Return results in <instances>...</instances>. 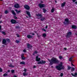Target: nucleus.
Returning a JSON list of instances; mask_svg holds the SVG:
<instances>
[{
    "label": "nucleus",
    "instance_id": "64",
    "mask_svg": "<svg viewBox=\"0 0 77 77\" xmlns=\"http://www.w3.org/2000/svg\"><path fill=\"white\" fill-rule=\"evenodd\" d=\"M35 53L34 52V54H33V55H35Z\"/></svg>",
    "mask_w": 77,
    "mask_h": 77
},
{
    "label": "nucleus",
    "instance_id": "62",
    "mask_svg": "<svg viewBox=\"0 0 77 77\" xmlns=\"http://www.w3.org/2000/svg\"><path fill=\"white\" fill-rule=\"evenodd\" d=\"M75 3L76 4H77V2L76 1V2H75Z\"/></svg>",
    "mask_w": 77,
    "mask_h": 77
},
{
    "label": "nucleus",
    "instance_id": "57",
    "mask_svg": "<svg viewBox=\"0 0 77 77\" xmlns=\"http://www.w3.org/2000/svg\"><path fill=\"white\" fill-rule=\"evenodd\" d=\"M2 29V26L0 25V30H1V29Z\"/></svg>",
    "mask_w": 77,
    "mask_h": 77
},
{
    "label": "nucleus",
    "instance_id": "12",
    "mask_svg": "<svg viewBox=\"0 0 77 77\" xmlns=\"http://www.w3.org/2000/svg\"><path fill=\"white\" fill-rule=\"evenodd\" d=\"M16 20L14 19H12L11 20V22L12 24H15L16 23Z\"/></svg>",
    "mask_w": 77,
    "mask_h": 77
},
{
    "label": "nucleus",
    "instance_id": "35",
    "mask_svg": "<svg viewBox=\"0 0 77 77\" xmlns=\"http://www.w3.org/2000/svg\"><path fill=\"white\" fill-rule=\"evenodd\" d=\"M6 41H7L8 42H10V39L8 38H7L6 39Z\"/></svg>",
    "mask_w": 77,
    "mask_h": 77
},
{
    "label": "nucleus",
    "instance_id": "10",
    "mask_svg": "<svg viewBox=\"0 0 77 77\" xmlns=\"http://www.w3.org/2000/svg\"><path fill=\"white\" fill-rule=\"evenodd\" d=\"M2 43L3 44L6 45V40L5 39H3L2 40Z\"/></svg>",
    "mask_w": 77,
    "mask_h": 77
},
{
    "label": "nucleus",
    "instance_id": "31",
    "mask_svg": "<svg viewBox=\"0 0 77 77\" xmlns=\"http://www.w3.org/2000/svg\"><path fill=\"white\" fill-rule=\"evenodd\" d=\"M72 69H71V71H72H72H74V70H75V69H74V67H72Z\"/></svg>",
    "mask_w": 77,
    "mask_h": 77
},
{
    "label": "nucleus",
    "instance_id": "43",
    "mask_svg": "<svg viewBox=\"0 0 77 77\" xmlns=\"http://www.w3.org/2000/svg\"><path fill=\"white\" fill-rule=\"evenodd\" d=\"M16 36H17V37H18V38L20 37V35L18 34H16Z\"/></svg>",
    "mask_w": 77,
    "mask_h": 77
},
{
    "label": "nucleus",
    "instance_id": "37",
    "mask_svg": "<svg viewBox=\"0 0 77 77\" xmlns=\"http://www.w3.org/2000/svg\"><path fill=\"white\" fill-rule=\"evenodd\" d=\"M60 75L61 77H63V73H61V74Z\"/></svg>",
    "mask_w": 77,
    "mask_h": 77
},
{
    "label": "nucleus",
    "instance_id": "6",
    "mask_svg": "<svg viewBox=\"0 0 77 77\" xmlns=\"http://www.w3.org/2000/svg\"><path fill=\"white\" fill-rule=\"evenodd\" d=\"M69 23V19L68 18H66L65 19V22H64L63 23L64 24H67Z\"/></svg>",
    "mask_w": 77,
    "mask_h": 77
},
{
    "label": "nucleus",
    "instance_id": "49",
    "mask_svg": "<svg viewBox=\"0 0 77 77\" xmlns=\"http://www.w3.org/2000/svg\"><path fill=\"white\" fill-rule=\"evenodd\" d=\"M71 64L72 65V66H75L74 65H73V64H72V62H71Z\"/></svg>",
    "mask_w": 77,
    "mask_h": 77
},
{
    "label": "nucleus",
    "instance_id": "28",
    "mask_svg": "<svg viewBox=\"0 0 77 77\" xmlns=\"http://www.w3.org/2000/svg\"><path fill=\"white\" fill-rule=\"evenodd\" d=\"M15 11H16L17 13H20V12L21 11H18L17 9L15 10Z\"/></svg>",
    "mask_w": 77,
    "mask_h": 77
},
{
    "label": "nucleus",
    "instance_id": "60",
    "mask_svg": "<svg viewBox=\"0 0 77 77\" xmlns=\"http://www.w3.org/2000/svg\"><path fill=\"white\" fill-rule=\"evenodd\" d=\"M14 77H17V76L15 75H14Z\"/></svg>",
    "mask_w": 77,
    "mask_h": 77
},
{
    "label": "nucleus",
    "instance_id": "45",
    "mask_svg": "<svg viewBox=\"0 0 77 77\" xmlns=\"http://www.w3.org/2000/svg\"><path fill=\"white\" fill-rule=\"evenodd\" d=\"M72 75V76H73V77H75V75H74V74H73V73H72L71 74Z\"/></svg>",
    "mask_w": 77,
    "mask_h": 77
},
{
    "label": "nucleus",
    "instance_id": "34",
    "mask_svg": "<svg viewBox=\"0 0 77 77\" xmlns=\"http://www.w3.org/2000/svg\"><path fill=\"white\" fill-rule=\"evenodd\" d=\"M14 71H15V70H11V73H13V74L14 73Z\"/></svg>",
    "mask_w": 77,
    "mask_h": 77
},
{
    "label": "nucleus",
    "instance_id": "9",
    "mask_svg": "<svg viewBox=\"0 0 77 77\" xmlns=\"http://www.w3.org/2000/svg\"><path fill=\"white\" fill-rule=\"evenodd\" d=\"M26 45L27 46V48H28L30 49V48H32V45H30L29 44V43H28Z\"/></svg>",
    "mask_w": 77,
    "mask_h": 77
},
{
    "label": "nucleus",
    "instance_id": "53",
    "mask_svg": "<svg viewBox=\"0 0 77 77\" xmlns=\"http://www.w3.org/2000/svg\"><path fill=\"white\" fill-rule=\"evenodd\" d=\"M36 66H34L33 68H36Z\"/></svg>",
    "mask_w": 77,
    "mask_h": 77
},
{
    "label": "nucleus",
    "instance_id": "25",
    "mask_svg": "<svg viewBox=\"0 0 77 77\" xmlns=\"http://www.w3.org/2000/svg\"><path fill=\"white\" fill-rule=\"evenodd\" d=\"M2 34H3V35H6V32L4 31H2Z\"/></svg>",
    "mask_w": 77,
    "mask_h": 77
},
{
    "label": "nucleus",
    "instance_id": "39",
    "mask_svg": "<svg viewBox=\"0 0 77 77\" xmlns=\"http://www.w3.org/2000/svg\"><path fill=\"white\" fill-rule=\"evenodd\" d=\"M16 43H19V42H20V41H18V40H16L15 42Z\"/></svg>",
    "mask_w": 77,
    "mask_h": 77
},
{
    "label": "nucleus",
    "instance_id": "51",
    "mask_svg": "<svg viewBox=\"0 0 77 77\" xmlns=\"http://www.w3.org/2000/svg\"><path fill=\"white\" fill-rule=\"evenodd\" d=\"M72 1L73 2H75V1H76V0H72Z\"/></svg>",
    "mask_w": 77,
    "mask_h": 77
},
{
    "label": "nucleus",
    "instance_id": "18",
    "mask_svg": "<svg viewBox=\"0 0 77 77\" xmlns=\"http://www.w3.org/2000/svg\"><path fill=\"white\" fill-rule=\"evenodd\" d=\"M66 4V2H64L62 4L61 6L62 7H64L65 6V4Z\"/></svg>",
    "mask_w": 77,
    "mask_h": 77
},
{
    "label": "nucleus",
    "instance_id": "61",
    "mask_svg": "<svg viewBox=\"0 0 77 77\" xmlns=\"http://www.w3.org/2000/svg\"><path fill=\"white\" fill-rule=\"evenodd\" d=\"M2 41V39L1 38H0V42H1Z\"/></svg>",
    "mask_w": 77,
    "mask_h": 77
},
{
    "label": "nucleus",
    "instance_id": "56",
    "mask_svg": "<svg viewBox=\"0 0 77 77\" xmlns=\"http://www.w3.org/2000/svg\"><path fill=\"white\" fill-rule=\"evenodd\" d=\"M32 35H35V33H32Z\"/></svg>",
    "mask_w": 77,
    "mask_h": 77
},
{
    "label": "nucleus",
    "instance_id": "5",
    "mask_svg": "<svg viewBox=\"0 0 77 77\" xmlns=\"http://www.w3.org/2000/svg\"><path fill=\"white\" fill-rule=\"evenodd\" d=\"M24 8L25 9H26V10H28V11H29V10H30V7L27 5H25L24 6Z\"/></svg>",
    "mask_w": 77,
    "mask_h": 77
},
{
    "label": "nucleus",
    "instance_id": "7",
    "mask_svg": "<svg viewBox=\"0 0 77 77\" xmlns=\"http://www.w3.org/2000/svg\"><path fill=\"white\" fill-rule=\"evenodd\" d=\"M45 61L42 60L39 62H38L37 64H45Z\"/></svg>",
    "mask_w": 77,
    "mask_h": 77
},
{
    "label": "nucleus",
    "instance_id": "14",
    "mask_svg": "<svg viewBox=\"0 0 77 77\" xmlns=\"http://www.w3.org/2000/svg\"><path fill=\"white\" fill-rule=\"evenodd\" d=\"M26 14L29 16V17H31V15H30V12L29 11H26Z\"/></svg>",
    "mask_w": 77,
    "mask_h": 77
},
{
    "label": "nucleus",
    "instance_id": "24",
    "mask_svg": "<svg viewBox=\"0 0 77 77\" xmlns=\"http://www.w3.org/2000/svg\"><path fill=\"white\" fill-rule=\"evenodd\" d=\"M28 75V74L26 72H24L23 73V75H24V76H26V75Z\"/></svg>",
    "mask_w": 77,
    "mask_h": 77
},
{
    "label": "nucleus",
    "instance_id": "20",
    "mask_svg": "<svg viewBox=\"0 0 77 77\" xmlns=\"http://www.w3.org/2000/svg\"><path fill=\"white\" fill-rule=\"evenodd\" d=\"M40 20L42 21H44V20H45V17H43L42 18L40 19Z\"/></svg>",
    "mask_w": 77,
    "mask_h": 77
},
{
    "label": "nucleus",
    "instance_id": "32",
    "mask_svg": "<svg viewBox=\"0 0 77 77\" xmlns=\"http://www.w3.org/2000/svg\"><path fill=\"white\" fill-rule=\"evenodd\" d=\"M42 35L43 37H45V36H47V35H46V34L44 33Z\"/></svg>",
    "mask_w": 77,
    "mask_h": 77
},
{
    "label": "nucleus",
    "instance_id": "13",
    "mask_svg": "<svg viewBox=\"0 0 77 77\" xmlns=\"http://www.w3.org/2000/svg\"><path fill=\"white\" fill-rule=\"evenodd\" d=\"M20 6L19 5V4H16L14 6V8H18Z\"/></svg>",
    "mask_w": 77,
    "mask_h": 77
},
{
    "label": "nucleus",
    "instance_id": "4",
    "mask_svg": "<svg viewBox=\"0 0 77 77\" xmlns=\"http://www.w3.org/2000/svg\"><path fill=\"white\" fill-rule=\"evenodd\" d=\"M39 7L40 8H42L45 7V4H42L41 3H40L38 5Z\"/></svg>",
    "mask_w": 77,
    "mask_h": 77
},
{
    "label": "nucleus",
    "instance_id": "33",
    "mask_svg": "<svg viewBox=\"0 0 77 77\" xmlns=\"http://www.w3.org/2000/svg\"><path fill=\"white\" fill-rule=\"evenodd\" d=\"M22 59H23V60H24V59H26V57H21Z\"/></svg>",
    "mask_w": 77,
    "mask_h": 77
},
{
    "label": "nucleus",
    "instance_id": "21",
    "mask_svg": "<svg viewBox=\"0 0 77 77\" xmlns=\"http://www.w3.org/2000/svg\"><path fill=\"white\" fill-rule=\"evenodd\" d=\"M43 12H44V13H45L46 12L47 10H46V9H45V8H44L43 9Z\"/></svg>",
    "mask_w": 77,
    "mask_h": 77
},
{
    "label": "nucleus",
    "instance_id": "38",
    "mask_svg": "<svg viewBox=\"0 0 77 77\" xmlns=\"http://www.w3.org/2000/svg\"><path fill=\"white\" fill-rule=\"evenodd\" d=\"M16 29H19L20 28V26H16L15 27Z\"/></svg>",
    "mask_w": 77,
    "mask_h": 77
},
{
    "label": "nucleus",
    "instance_id": "16",
    "mask_svg": "<svg viewBox=\"0 0 77 77\" xmlns=\"http://www.w3.org/2000/svg\"><path fill=\"white\" fill-rule=\"evenodd\" d=\"M72 29H76L77 28V26L75 25H72Z\"/></svg>",
    "mask_w": 77,
    "mask_h": 77
},
{
    "label": "nucleus",
    "instance_id": "1",
    "mask_svg": "<svg viewBox=\"0 0 77 77\" xmlns=\"http://www.w3.org/2000/svg\"><path fill=\"white\" fill-rule=\"evenodd\" d=\"M48 61L50 62V65H53V63H57L59 62L58 60L54 57H53L51 60L48 59Z\"/></svg>",
    "mask_w": 77,
    "mask_h": 77
},
{
    "label": "nucleus",
    "instance_id": "55",
    "mask_svg": "<svg viewBox=\"0 0 77 77\" xmlns=\"http://www.w3.org/2000/svg\"><path fill=\"white\" fill-rule=\"evenodd\" d=\"M64 49L66 51V48H64Z\"/></svg>",
    "mask_w": 77,
    "mask_h": 77
},
{
    "label": "nucleus",
    "instance_id": "54",
    "mask_svg": "<svg viewBox=\"0 0 77 77\" xmlns=\"http://www.w3.org/2000/svg\"><path fill=\"white\" fill-rule=\"evenodd\" d=\"M14 18L15 19H17V17H16V16H14Z\"/></svg>",
    "mask_w": 77,
    "mask_h": 77
},
{
    "label": "nucleus",
    "instance_id": "27",
    "mask_svg": "<svg viewBox=\"0 0 77 77\" xmlns=\"http://www.w3.org/2000/svg\"><path fill=\"white\" fill-rule=\"evenodd\" d=\"M72 57H71L69 58V60L70 62H72Z\"/></svg>",
    "mask_w": 77,
    "mask_h": 77
},
{
    "label": "nucleus",
    "instance_id": "8",
    "mask_svg": "<svg viewBox=\"0 0 77 77\" xmlns=\"http://www.w3.org/2000/svg\"><path fill=\"white\" fill-rule=\"evenodd\" d=\"M72 34V33L70 32H68L67 34V35H66V37H67L68 38H69V37H70V36Z\"/></svg>",
    "mask_w": 77,
    "mask_h": 77
},
{
    "label": "nucleus",
    "instance_id": "23",
    "mask_svg": "<svg viewBox=\"0 0 77 77\" xmlns=\"http://www.w3.org/2000/svg\"><path fill=\"white\" fill-rule=\"evenodd\" d=\"M67 67L68 68V70H69L71 68H72V67H71V66H67Z\"/></svg>",
    "mask_w": 77,
    "mask_h": 77
},
{
    "label": "nucleus",
    "instance_id": "2",
    "mask_svg": "<svg viewBox=\"0 0 77 77\" xmlns=\"http://www.w3.org/2000/svg\"><path fill=\"white\" fill-rule=\"evenodd\" d=\"M60 63L61 64H59L58 66H56V69L57 70H58V71H61V69H63L65 68V66H62V63L61 62Z\"/></svg>",
    "mask_w": 77,
    "mask_h": 77
},
{
    "label": "nucleus",
    "instance_id": "15",
    "mask_svg": "<svg viewBox=\"0 0 77 77\" xmlns=\"http://www.w3.org/2000/svg\"><path fill=\"white\" fill-rule=\"evenodd\" d=\"M27 37L28 38H29V39H30V38H33L32 36L30 35H27Z\"/></svg>",
    "mask_w": 77,
    "mask_h": 77
},
{
    "label": "nucleus",
    "instance_id": "47",
    "mask_svg": "<svg viewBox=\"0 0 77 77\" xmlns=\"http://www.w3.org/2000/svg\"><path fill=\"white\" fill-rule=\"evenodd\" d=\"M0 72H2V69L0 68Z\"/></svg>",
    "mask_w": 77,
    "mask_h": 77
},
{
    "label": "nucleus",
    "instance_id": "40",
    "mask_svg": "<svg viewBox=\"0 0 77 77\" xmlns=\"http://www.w3.org/2000/svg\"><path fill=\"white\" fill-rule=\"evenodd\" d=\"M74 75H75V76H77V72H75L74 74Z\"/></svg>",
    "mask_w": 77,
    "mask_h": 77
},
{
    "label": "nucleus",
    "instance_id": "26",
    "mask_svg": "<svg viewBox=\"0 0 77 77\" xmlns=\"http://www.w3.org/2000/svg\"><path fill=\"white\" fill-rule=\"evenodd\" d=\"M9 13V11L7 10H6L5 12V14H8Z\"/></svg>",
    "mask_w": 77,
    "mask_h": 77
},
{
    "label": "nucleus",
    "instance_id": "52",
    "mask_svg": "<svg viewBox=\"0 0 77 77\" xmlns=\"http://www.w3.org/2000/svg\"><path fill=\"white\" fill-rule=\"evenodd\" d=\"M47 28H48V26L47 25H46L45 29H47Z\"/></svg>",
    "mask_w": 77,
    "mask_h": 77
},
{
    "label": "nucleus",
    "instance_id": "17",
    "mask_svg": "<svg viewBox=\"0 0 77 77\" xmlns=\"http://www.w3.org/2000/svg\"><path fill=\"white\" fill-rule=\"evenodd\" d=\"M11 12L13 15H16V13H15V11H14V10L11 11Z\"/></svg>",
    "mask_w": 77,
    "mask_h": 77
},
{
    "label": "nucleus",
    "instance_id": "11",
    "mask_svg": "<svg viewBox=\"0 0 77 77\" xmlns=\"http://www.w3.org/2000/svg\"><path fill=\"white\" fill-rule=\"evenodd\" d=\"M36 60L37 62H39L41 60V58H38V56H37L36 57Z\"/></svg>",
    "mask_w": 77,
    "mask_h": 77
},
{
    "label": "nucleus",
    "instance_id": "59",
    "mask_svg": "<svg viewBox=\"0 0 77 77\" xmlns=\"http://www.w3.org/2000/svg\"><path fill=\"white\" fill-rule=\"evenodd\" d=\"M41 3H43V2L42 1H41Z\"/></svg>",
    "mask_w": 77,
    "mask_h": 77
},
{
    "label": "nucleus",
    "instance_id": "30",
    "mask_svg": "<svg viewBox=\"0 0 77 77\" xmlns=\"http://www.w3.org/2000/svg\"><path fill=\"white\" fill-rule=\"evenodd\" d=\"M59 59H60L61 60L62 59H63V57L62 56H59Z\"/></svg>",
    "mask_w": 77,
    "mask_h": 77
},
{
    "label": "nucleus",
    "instance_id": "50",
    "mask_svg": "<svg viewBox=\"0 0 77 77\" xmlns=\"http://www.w3.org/2000/svg\"><path fill=\"white\" fill-rule=\"evenodd\" d=\"M37 36H38V38H40V37H41V35H38Z\"/></svg>",
    "mask_w": 77,
    "mask_h": 77
},
{
    "label": "nucleus",
    "instance_id": "48",
    "mask_svg": "<svg viewBox=\"0 0 77 77\" xmlns=\"http://www.w3.org/2000/svg\"><path fill=\"white\" fill-rule=\"evenodd\" d=\"M24 71H25V72H26L27 71L26 69H24Z\"/></svg>",
    "mask_w": 77,
    "mask_h": 77
},
{
    "label": "nucleus",
    "instance_id": "63",
    "mask_svg": "<svg viewBox=\"0 0 77 77\" xmlns=\"http://www.w3.org/2000/svg\"><path fill=\"white\" fill-rule=\"evenodd\" d=\"M2 21H0V23H2Z\"/></svg>",
    "mask_w": 77,
    "mask_h": 77
},
{
    "label": "nucleus",
    "instance_id": "22",
    "mask_svg": "<svg viewBox=\"0 0 77 77\" xmlns=\"http://www.w3.org/2000/svg\"><path fill=\"white\" fill-rule=\"evenodd\" d=\"M9 66L10 67H11V68H14V66L12 65V64H11L10 65H9Z\"/></svg>",
    "mask_w": 77,
    "mask_h": 77
},
{
    "label": "nucleus",
    "instance_id": "41",
    "mask_svg": "<svg viewBox=\"0 0 77 77\" xmlns=\"http://www.w3.org/2000/svg\"><path fill=\"white\" fill-rule=\"evenodd\" d=\"M24 54H22L21 55V57H24Z\"/></svg>",
    "mask_w": 77,
    "mask_h": 77
},
{
    "label": "nucleus",
    "instance_id": "3",
    "mask_svg": "<svg viewBox=\"0 0 77 77\" xmlns=\"http://www.w3.org/2000/svg\"><path fill=\"white\" fill-rule=\"evenodd\" d=\"M36 16L37 18H38V19H40V18H42V15L41 14L38 13L36 14Z\"/></svg>",
    "mask_w": 77,
    "mask_h": 77
},
{
    "label": "nucleus",
    "instance_id": "36",
    "mask_svg": "<svg viewBox=\"0 0 77 77\" xmlns=\"http://www.w3.org/2000/svg\"><path fill=\"white\" fill-rule=\"evenodd\" d=\"M8 75V74L6 73H5L3 75V76H4V77H5V76H7Z\"/></svg>",
    "mask_w": 77,
    "mask_h": 77
},
{
    "label": "nucleus",
    "instance_id": "46",
    "mask_svg": "<svg viewBox=\"0 0 77 77\" xmlns=\"http://www.w3.org/2000/svg\"><path fill=\"white\" fill-rule=\"evenodd\" d=\"M23 52L26 53V50L25 49H24L23 51Z\"/></svg>",
    "mask_w": 77,
    "mask_h": 77
},
{
    "label": "nucleus",
    "instance_id": "44",
    "mask_svg": "<svg viewBox=\"0 0 77 77\" xmlns=\"http://www.w3.org/2000/svg\"><path fill=\"white\" fill-rule=\"evenodd\" d=\"M42 30L44 31V32H46V30L44 29H42Z\"/></svg>",
    "mask_w": 77,
    "mask_h": 77
},
{
    "label": "nucleus",
    "instance_id": "19",
    "mask_svg": "<svg viewBox=\"0 0 77 77\" xmlns=\"http://www.w3.org/2000/svg\"><path fill=\"white\" fill-rule=\"evenodd\" d=\"M20 65H25V62L24 61L21 62L20 63Z\"/></svg>",
    "mask_w": 77,
    "mask_h": 77
},
{
    "label": "nucleus",
    "instance_id": "29",
    "mask_svg": "<svg viewBox=\"0 0 77 77\" xmlns=\"http://www.w3.org/2000/svg\"><path fill=\"white\" fill-rule=\"evenodd\" d=\"M54 9L53 8L51 10V12L53 13V12H54Z\"/></svg>",
    "mask_w": 77,
    "mask_h": 77
},
{
    "label": "nucleus",
    "instance_id": "42",
    "mask_svg": "<svg viewBox=\"0 0 77 77\" xmlns=\"http://www.w3.org/2000/svg\"><path fill=\"white\" fill-rule=\"evenodd\" d=\"M34 53L35 54H37L38 53V51H35Z\"/></svg>",
    "mask_w": 77,
    "mask_h": 77
},
{
    "label": "nucleus",
    "instance_id": "58",
    "mask_svg": "<svg viewBox=\"0 0 77 77\" xmlns=\"http://www.w3.org/2000/svg\"><path fill=\"white\" fill-rule=\"evenodd\" d=\"M10 70H8V72H10Z\"/></svg>",
    "mask_w": 77,
    "mask_h": 77
}]
</instances>
